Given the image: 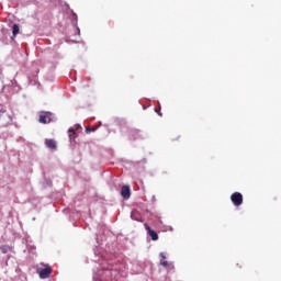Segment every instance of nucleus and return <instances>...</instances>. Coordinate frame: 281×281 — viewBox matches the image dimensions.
I'll list each match as a JSON object with an SVG mask.
<instances>
[{
  "mask_svg": "<svg viewBox=\"0 0 281 281\" xmlns=\"http://www.w3.org/2000/svg\"><path fill=\"white\" fill-rule=\"evenodd\" d=\"M36 273L40 276L41 280H47V278H50L52 276V266L40 263L36 268Z\"/></svg>",
  "mask_w": 281,
  "mask_h": 281,
  "instance_id": "1",
  "label": "nucleus"
},
{
  "mask_svg": "<svg viewBox=\"0 0 281 281\" xmlns=\"http://www.w3.org/2000/svg\"><path fill=\"white\" fill-rule=\"evenodd\" d=\"M0 122L2 126H7V124H10V122H12V116H10L8 111L0 110Z\"/></svg>",
  "mask_w": 281,
  "mask_h": 281,
  "instance_id": "2",
  "label": "nucleus"
},
{
  "mask_svg": "<svg viewBox=\"0 0 281 281\" xmlns=\"http://www.w3.org/2000/svg\"><path fill=\"white\" fill-rule=\"evenodd\" d=\"M52 112H41L38 122L40 124H49L52 122Z\"/></svg>",
  "mask_w": 281,
  "mask_h": 281,
  "instance_id": "3",
  "label": "nucleus"
},
{
  "mask_svg": "<svg viewBox=\"0 0 281 281\" xmlns=\"http://www.w3.org/2000/svg\"><path fill=\"white\" fill-rule=\"evenodd\" d=\"M231 201L233 205H236L239 207V205L243 203V193L240 192H235L231 195Z\"/></svg>",
  "mask_w": 281,
  "mask_h": 281,
  "instance_id": "4",
  "label": "nucleus"
},
{
  "mask_svg": "<svg viewBox=\"0 0 281 281\" xmlns=\"http://www.w3.org/2000/svg\"><path fill=\"white\" fill-rule=\"evenodd\" d=\"M145 229H146L148 236H150L151 240H159V235L157 234V232H155L153 228H150V226L145 225Z\"/></svg>",
  "mask_w": 281,
  "mask_h": 281,
  "instance_id": "5",
  "label": "nucleus"
},
{
  "mask_svg": "<svg viewBox=\"0 0 281 281\" xmlns=\"http://www.w3.org/2000/svg\"><path fill=\"white\" fill-rule=\"evenodd\" d=\"M121 195L123 199H131V188L128 186H123L121 189Z\"/></svg>",
  "mask_w": 281,
  "mask_h": 281,
  "instance_id": "6",
  "label": "nucleus"
},
{
  "mask_svg": "<svg viewBox=\"0 0 281 281\" xmlns=\"http://www.w3.org/2000/svg\"><path fill=\"white\" fill-rule=\"evenodd\" d=\"M80 128V125H75L68 130V135L70 139H76V131Z\"/></svg>",
  "mask_w": 281,
  "mask_h": 281,
  "instance_id": "7",
  "label": "nucleus"
},
{
  "mask_svg": "<svg viewBox=\"0 0 281 281\" xmlns=\"http://www.w3.org/2000/svg\"><path fill=\"white\" fill-rule=\"evenodd\" d=\"M45 145L47 146V148H50V150H56L57 148L56 140L52 138L46 139Z\"/></svg>",
  "mask_w": 281,
  "mask_h": 281,
  "instance_id": "8",
  "label": "nucleus"
},
{
  "mask_svg": "<svg viewBox=\"0 0 281 281\" xmlns=\"http://www.w3.org/2000/svg\"><path fill=\"white\" fill-rule=\"evenodd\" d=\"M130 137L132 139H139V137H142V132L139 130H132L130 132Z\"/></svg>",
  "mask_w": 281,
  "mask_h": 281,
  "instance_id": "9",
  "label": "nucleus"
},
{
  "mask_svg": "<svg viewBox=\"0 0 281 281\" xmlns=\"http://www.w3.org/2000/svg\"><path fill=\"white\" fill-rule=\"evenodd\" d=\"M19 32H21V29L19 27V24H14L13 29H12L13 36H16V34H19Z\"/></svg>",
  "mask_w": 281,
  "mask_h": 281,
  "instance_id": "10",
  "label": "nucleus"
},
{
  "mask_svg": "<svg viewBox=\"0 0 281 281\" xmlns=\"http://www.w3.org/2000/svg\"><path fill=\"white\" fill-rule=\"evenodd\" d=\"M160 265H161V267H168V261L161 260V261H160Z\"/></svg>",
  "mask_w": 281,
  "mask_h": 281,
  "instance_id": "11",
  "label": "nucleus"
},
{
  "mask_svg": "<svg viewBox=\"0 0 281 281\" xmlns=\"http://www.w3.org/2000/svg\"><path fill=\"white\" fill-rule=\"evenodd\" d=\"M86 131H87V133H93L95 131V128L87 127Z\"/></svg>",
  "mask_w": 281,
  "mask_h": 281,
  "instance_id": "12",
  "label": "nucleus"
},
{
  "mask_svg": "<svg viewBox=\"0 0 281 281\" xmlns=\"http://www.w3.org/2000/svg\"><path fill=\"white\" fill-rule=\"evenodd\" d=\"M2 254H8V249H5V246H1Z\"/></svg>",
  "mask_w": 281,
  "mask_h": 281,
  "instance_id": "13",
  "label": "nucleus"
},
{
  "mask_svg": "<svg viewBox=\"0 0 281 281\" xmlns=\"http://www.w3.org/2000/svg\"><path fill=\"white\" fill-rule=\"evenodd\" d=\"M156 111V113H158V115L160 116V117H164V114H161V110H155Z\"/></svg>",
  "mask_w": 281,
  "mask_h": 281,
  "instance_id": "14",
  "label": "nucleus"
},
{
  "mask_svg": "<svg viewBox=\"0 0 281 281\" xmlns=\"http://www.w3.org/2000/svg\"><path fill=\"white\" fill-rule=\"evenodd\" d=\"M160 256H161L164 259H166V257L164 256V254H160Z\"/></svg>",
  "mask_w": 281,
  "mask_h": 281,
  "instance_id": "15",
  "label": "nucleus"
},
{
  "mask_svg": "<svg viewBox=\"0 0 281 281\" xmlns=\"http://www.w3.org/2000/svg\"><path fill=\"white\" fill-rule=\"evenodd\" d=\"M133 214H134V213H132V218H135V217L133 216Z\"/></svg>",
  "mask_w": 281,
  "mask_h": 281,
  "instance_id": "16",
  "label": "nucleus"
}]
</instances>
